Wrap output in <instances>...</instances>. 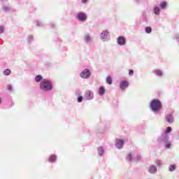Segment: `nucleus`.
Returning a JSON list of instances; mask_svg holds the SVG:
<instances>
[{
  "label": "nucleus",
  "mask_w": 179,
  "mask_h": 179,
  "mask_svg": "<svg viewBox=\"0 0 179 179\" xmlns=\"http://www.w3.org/2000/svg\"><path fill=\"white\" fill-rule=\"evenodd\" d=\"M94 97V94L91 90H87L85 92V94L84 95V99L85 100H93V98Z\"/></svg>",
  "instance_id": "6e6552de"
},
{
  "label": "nucleus",
  "mask_w": 179,
  "mask_h": 179,
  "mask_svg": "<svg viewBox=\"0 0 179 179\" xmlns=\"http://www.w3.org/2000/svg\"><path fill=\"white\" fill-rule=\"evenodd\" d=\"M126 160L129 163H131V162H132L133 160L136 162H139V160H141V155H137L136 158H134V157L132 156V154L129 153L126 157Z\"/></svg>",
  "instance_id": "39448f33"
},
{
  "label": "nucleus",
  "mask_w": 179,
  "mask_h": 179,
  "mask_svg": "<svg viewBox=\"0 0 179 179\" xmlns=\"http://www.w3.org/2000/svg\"><path fill=\"white\" fill-rule=\"evenodd\" d=\"M92 75V73H90V70L85 69H84L80 73V76L83 79H89L90 78V76Z\"/></svg>",
  "instance_id": "20e7f679"
},
{
  "label": "nucleus",
  "mask_w": 179,
  "mask_h": 179,
  "mask_svg": "<svg viewBox=\"0 0 179 179\" xmlns=\"http://www.w3.org/2000/svg\"><path fill=\"white\" fill-rule=\"evenodd\" d=\"M166 120L167 121V122H169V124H171V122H173L174 121V118L173 117V115L171 114H169L166 116Z\"/></svg>",
  "instance_id": "f8f14e48"
},
{
  "label": "nucleus",
  "mask_w": 179,
  "mask_h": 179,
  "mask_svg": "<svg viewBox=\"0 0 179 179\" xmlns=\"http://www.w3.org/2000/svg\"><path fill=\"white\" fill-rule=\"evenodd\" d=\"M127 43V39L124 36H119L117 38V44L119 45H125V43Z\"/></svg>",
  "instance_id": "9d476101"
},
{
  "label": "nucleus",
  "mask_w": 179,
  "mask_h": 179,
  "mask_svg": "<svg viewBox=\"0 0 179 179\" xmlns=\"http://www.w3.org/2000/svg\"><path fill=\"white\" fill-rule=\"evenodd\" d=\"M3 31H5V27L3 26H0V34H2V33H3Z\"/></svg>",
  "instance_id": "cd10ccee"
},
{
  "label": "nucleus",
  "mask_w": 179,
  "mask_h": 179,
  "mask_svg": "<svg viewBox=\"0 0 179 179\" xmlns=\"http://www.w3.org/2000/svg\"><path fill=\"white\" fill-rule=\"evenodd\" d=\"M1 1H3V0H1Z\"/></svg>",
  "instance_id": "58836bf2"
},
{
  "label": "nucleus",
  "mask_w": 179,
  "mask_h": 179,
  "mask_svg": "<svg viewBox=\"0 0 179 179\" xmlns=\"http://www.w3.org/2000/svg\"><path fill=\"white\" fill-rule=\"evenodd\" d=\"M7 87H8V90H9V92H13V87H12L11 85H8Z\"/></svg>",
  "instance_id": "c756f323"
},
{
  "label": "nucleus",
  "mask_w": 179,
  "mask_h": 179,
  "mask_svg": "<svg viewBox=\"0 0 179 179\" xmlns=\"http://www.w3.org/2000/svg\"><path fill=\"white\" fill-rule=\"evenodd\" d=\"M176 39L177 40V41H179V34L176 35Z\"/></svg>",
  "instance_id": "f704fd0d"
},
{
  "label": "nucleus",
  "mask_w": 179,
  "mask_h": 179,
  "mask_svg": "<svg viewBox=\"0 0 179 179\" xmlns=\"http://www.w3.org/2000/svg\"><path fill=\"white\" fill-rule=\"evenodd\" d=\"M155 164H157V166H158V167H160V166H162V161L160 159H156Z\"/></svg>",
  "instance_id": "b1692460"
},
{
  "label": "nucleus",
  "mask_w": 179,
  "mask_h": 179,
  "mask_svg": "<svg viewBox=\"0 0 179 179\" xmlns=\"http://www.w3.org/2000/svg\"><path fill=\"white\" fill-rule=\"evenodd\" d=\"M36 24L37 26H38L39 27L43 26V23L40 21H36Z\"/></svg>",
  "instance_id": "2f4dec72"
},
{
  "label": "nucleus",
  "mask_w": 179,
  "mask_h": 179,
  "mask_svg": "<svg viewBox=\"0 0 179 179\" xmlns=\"http://www.w3.org/2000/svg\"><path fill=\"white\" fill-rule=\"evenodd\" d=\"M129 84L127 81H122L120 85V87L122 90H124L126 87H128Z\"/></svg>",
  "instance_id": "ddd939ff"
},
{
  "label": "nucleus",
  "mask_w": 179,
  "mask_h": 179,
  "mask_svg": "<svg viewBox=\"0 0 179 179\" xmlns=\"http://www.w3.org/2000/svg\"><path fill=\"white\" fill-rule=\"evenodd\" d=\"M35 80L36 82H41V80H43V76H41V75H38L35 77Z\"/></svg>",
  "instance_id": "aec40b11"
},
{
  "label": "nucleus",
  "mask_w": 179,
  "mask_h": 179,
  "mask_svg": "<svg viewBox=\"0 0 179 179\" xmlns=\"http://www.w3.org/2000/svg\"><path fill=\"white\" fill-rule=\"evenodd\" d=\"M76 18L79 22H86V19H87V15L85 13H78L76 15Z\"/></svg>",
  "instance_id": "0eeeda50"
},
{
  "label": "nucleus",
  "mask_w": 179,
  "mask_h": 179,
  "mask_svg": "<svg viewBox=\"0 0 179 179\" xmlns=\"http://www.w3.org/2000/svg\"><path fill=\"white\" fill-rule=\"evenodd\" d=\"M169 132H171V127H168L166 128V130L165 133H164V134H166V135H167V134H169Z\"/></svg>",
  "instance_id": "bb28decb"
},
{
  "label": "nucleus",
  "mask_w": 179,
  "mask_h": 179,
  "mask_svg": "<svg viewBox=\"0 0 179 179\" xmlns=\"http://www.w3.org/2000/svg\"><path fill=\"white\" fill-rule=\"evenodd\" d=\"M27 41L28 43H31L33 41V36L30 35L28 36V38H27Z\"/></svg>",
  "instance_id": "c85d7f7f"
},
{
  "label": "nucleus",
  "mask_w": 179,
  "mask_h": 179,
  "mask_svg": "<svg viewBox=\"0 0 179 179\" xmlns=\"http://www.w3.org/2000/svg\"><path fill=\"white\" fill-rule=\"evenodd\" d=\"M129 75L130 76H132V75H134V70H129Z\"/></svg>",
  "instance_id": "72a5a7b5"
},
{
  "label": "nucleus",
  "mask_w": 179,
  "mask_h": 179,
  "mask_svg": "<svg viewBox=\"0 0 179 179\" xmlns=\"http://www.w3.org/2000/svg\"><path fill=\"white\" fill-rule=\"evenodd\" d=\"M57 160V155H52L49 157V162L50 163H52L53 162H55Z\"/></svg>",
  "instance_id": "dca6fc26"
},
{
  "label": "nucleus",
  "mask_w": 179,
  "mask_h": 179,
  "mask_svg": "<svg viewBox=\"0 0 179 179\" xmlns=\"http://www.w3.org/2000/svg\"><path fill=\"white\" fill-rule=\"evenodd\" d=\"M106 93V89L104 87H100L99 90V96H103Z\"/></svg>",
  "instance_id": "2eb2a0df"
},
{
  "label": "nucleus",
  "mask_w": 179,
  "mask_h": 179,
  "mask_svg": "<svg viewBox=\"0 0 179 179\" xmlns=\"http://www.w3.org/2000/svg\"><path fill=\"white\" fill-rule=\"evenodd\" d=\"M148 171L150 173V174H155L157 172V167H156L155 165H152L150 166Z\"/></svg>",
  "instance_id": "9b49d317"
},
{
  "label": "nucleus",
  "mask_w": 179,
  "mask_h": 179,
  "mask_svg": "<svg viewBox=\"0 0 179 179\" xmlns=\"http://www.w3.org/2000/svg\"><path fill=\"white\" fill-rule=\"evenodd\" d=\"M40 89L43 92H50V90H52V83L51 81L44 79L40 83Z\"/></svg>",
  "instance_id": "f257e3e1"
},
{
  "label": "nucleus",
  "mask_w": 179,
  "mask_h": 179,
  "mask_svg": "<svg viewBox=\"0 0 179 179\" xmlns=\"http://www.w3.org/2000/svg\"><path fill=\"white\" fill-rule=\"evenodd\" d=\"M83 100V96H80L78 97V103H82Z\"/></svg>",
  "instance_id": "7c9ffc66"
},
{
  "label": "nucleus",
  "mask_w": 179,
  "mask_h": 179,
  "mask_svg": "<svg viewBox=\"0 0 179 179\" xmlns=\"http://www.w3.org/2000/svg\"><path fill=\"white\" fill-rule=\"evenodd\" d=\"M106 83H108V85H112L113 84V78H111V76H108L106 78Z\"/></svg>",
  "instance_id": "6ab92c4d"
},
{
  "label": "nucleus",
  "mask_w": 179,
  "mask_h": 179,
  "mask_svg": "<svg viewBox=\"0 0 179 179\" xmlns=\"http://www.w3.org/2000/svg\"><path fill=\"white\" fill-rule=\"evenodd\" d=\"M9 7H8V6H5V7H3V10L5 11V12H8V10H9Z\"/></svg>",
  "instance_id": "473e14b6"
},
{
  "label": "nucleus",
  "mask_w": 179,
  "mask_h": 179,
  "mask_svg": "<svg viewBox=\"0 0 179 179\" xmlns=\"http://www.w3.org/2000/svg\"><path fill=\"white\" fill-rule=\"evenodd\" d=\"M122 146H124V140L117 138L115 143V147L117 149H122Z\"/></svg>",
  "instance_id": "1a4fd4ad"
},
{
  "label": "nucleus",
  "mask_w": 179,
  "mask_h": 179,
  "mask_svg": "<svg viewBox=\"0 0 179 179\" xmlns=\"http://www.w3.org/2000/svg\"><path fill=\"white\" fill-rule=\"evenodd\" d=\"M145 31L147 32V33H152V28L150 27H147L146 28H145Z\"/></svg>",
  "instance_id": "a878e982"
},
{
  "label": "nucleus",
  "mask_w": 179,
  "mask_h": 179,
  "mask_svg": "<svg viewBox=\"0 0 179 179\" xmlns=\"http://www.w3.org/2000/svg\"><path fill=\"white\" fill-rule=\"evenodd\" d=\"M101 38L103 41H108L110 40V32L106 30L101 34Z\"/></svg>",
  "instance_id": "423d86ee"
},
{
  "label": "nucleus",
  "mask_w": 179,
  "mask_h": 179,
  "mask_svg": "<svg viewBox=\"0 0 179 179\" xmlns=\"http://www.w3.org/2000/svg\"><path fill=\"white\" fill-rule=\"evenodd\" d=\"M3 75H5L6 76H8L9 75H10V70L9 69H5L3 72Z\"/></svg>",
  "instance_id": "5701e85b"
},
{
  "label": "nucleus",
  "mask_w": 179,
  "mask_h": 179,
  "mask_svg": "<svg viewBox=\"0 0 179 179\" xmlns=\"http://www.w3.org/2000/svg\"><path fill=\"white\" fill-rule=\"evenodd\" d=\"M51 27H54V24H50Z\"/></svg>",
  "instance_id": "e433bc0d"
},
{
  "label": "nucleus",
  "mask_w": 179,
  "mask_h": 179,
  "mask_svg": "<svg viewBox=\"0 0 179 179\" xmlns=\"http://www.w3.org/2000/svg\"><path fill=\"white\" fill-rule=\"evenodd\" d=\"M2 103V99L0 98V104Z\"/></svg>",
  "instance_id": "4c0bfd02"
},
{
  "label": "nucleus",
  "mask_w": 179,
  "mask_h": 179,
  "mask_svg": "<svg viewBox=\"0 0 179 179\" xmlns=\"http://www.w3.org/2000/svg\"><path fill=\"white\" fill-rule=\"evenodd\" d=\"M150 107L154 112L159 111L162 108V102L159 99H153L150 103Z\"/></svg>",
  "instance_id": "f03ea898"
},
{
  "label": "nucleus",
  "mask_w": 179,
  "mask_h": 179,
  "mask_svg": "<svg viewBox=\"0 0 179 179\" xmlns=\"http://www.w3.org/2000/svg\"><path fill=\"white\" fill-rule=\"evenodd\" d=\"M98 154L99 156H103V155L104 154V149L103 148V147H99L98 148Z\"/></svg>",
  "instance_id": "f3484780"
},
{
  "label": "nucleus",
  "mask_w": 179,
  "mask_h": 179,
  "mask_svg": "<svg viewBox=\"0 0 179 179\" xmlns=\"http://www.w3.org/2000/svg\"><path fill=\"white\" fill-rule=\"evenodd\" d=\"M155 73L157 76H162V75H163V72L161 70H156Z\"/></svg>",
  "instance_id": "4be33fe9"
},
{
  "label": "nucleus",
  "mask_w": 179,
  "mask_h": 179,
  "mask_svg": "<svg viewBox=\"0 0 179 179\" xmlns=\"http://www.w3.org/2000/svg\"><path fill=\"white\" fill-rule=\"evenodd\" d=\"M166 6H167V3H166V1H163L161 3L160 8L162 9H166Z\"/></svg>",
  "instance_id": "412c9836"
},
{
  "label": "nucleus",
  "mask_w": 179,
  "mask_h": 179,
  "mask_svg": "<svg viewBox=\"0 0 179 179\" xmlns=\"http://www.w3.org/2000/svg\"><path fill=\"white\" fill-rule=\"evenodd\" d=\"M154 13L157 15H160V8H159L157 6L155 7Z\"/></svg>",
  "instance_id": "a211bd4d"
},
{
  "label": "nucleus",
  "mask_w": 179,
  "mask_h": 179,
  "mask_svg": "<svg viewBox=\"0 0 179 179\" xmlns=\"http://www.w3.org/2000/svg\"><path fill=\"white\" fill-rule=\"evenodd\" d=\"M86 2H87V0H82L83 3H86Z\"/></svg>",
  "instance_id": "c9c22d12"
},
{
  "label": "nucleus",
  "mask_w": 179,
  "mask_h": 179,
  "mask_svg": "<svg viewBox=\"0 0 179 179\" xmlns=\"http://www.w3.org/2000/svg\"><path fill=\"white\" fill-rule=\"evenodd\" d=\"M159 142H163L165 143V148L166 149H170L171 146V143H168L169 142V134H163L162 136H160L158 138Z\"/></svg>",
  "instance_id": "7ed1b4c3"
},
{
  "label": "nucleus",
  "mask_w": 179,
  "mask_h": 179,
  "mask_svg": "<svg viewBox=\"0 0 179 179\" xmlns=\"http://www.w3.org/2000/svg\"><path fill=\"white\" fill-rule=\"evenodd\" d=\"M92 40L93 38L89 34H86L84 36V41H85V43H92Z\"/></svg>",
  "instance_id": "4468645a"
},
{
  "label": "nucleus",
  "mask_w": 179,
  "mask_h": 179,
  "mask_svg": "<svg viewBox=\"0 0 179 179\" xmlns=\"http://www.w3.org/2000/svg\"><path fill=\"white\" fill-rule=\"evenodd\" d=\"M176 170V165H170L169 171H174Z\"/></svg>",
  "instance_id": "393cba45"
}]
</instances>
